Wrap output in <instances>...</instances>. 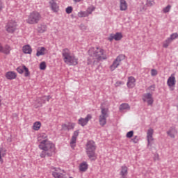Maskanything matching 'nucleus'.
Wrapping results in <instances>:
<instances>
[{
  "label": "nucleus",
  "mask_w": 178,
  "mask_h": 178,
  "mask_svg": "<svg viewBox=\"0 0 178 178\" xmlns=\"http://www.w3.org/2000/svg\"><path fill=\"white\" fill-rule=\"evenodd\" d=\"M156 74H158V71H156V70L155 69H152L151 70V76H156Z\"/></svg>",
  "instance_id": "nucleus-46"
},
{
  "label": "nucleus",
  "mask_w": 178,
  "mask_h": 178,
  "mask_svg": "<svg viewBox=\"0 0 178 178\" xmlns=\"http://www.w3.org/2000/svg\"><path fill=\"white\" fill-rule=\"evenodd\" d=\"M49 5L52 12H54V13L59 12V6L56 3V0H49Z\"/></svg>",
  "instance_id": "nucleus-15"
},
{
  "label": "nucleus",
  "mask_w": 178,
  "mask_h": 178,
  "mask_svg": "<svg viewBox=\"0 0 178 178\" xmlns=\"http://www.w3.org/2000/svg\"><path fill=\"white\" fill-rule=\"evenodd\" d=\"M32 127H33V130H35V131H38V130H40V129H41V122L37 121V122H34Z\"/></svg>",
  "instance_id": "nucleus-30"
},
{
  "label": "nucleus",
  "mask_w": 178,
  "mask_h": 178,
  "mask_svg": "<svg viewBox=\"0 0 178 178\" xmlns=\"http://www.w3.org/2000/svg\"><path fill=\"white\" fill-rule=\"evenodd\" d=\"M129 173V168L126 165H122L120 168V176H127Z\"/></svg>",
  "instance_id": "nucleus-25"
},
{
  "label": "nucleus",
  "mask_w": 178,
  "mask_h": 178,
  "mask_svg": "<svg viewBox=\"0 0 178 178\" xmlns=\"http://www.w3.org/2000/svg\"><path fill=\"white\" fill-rule=\"evenodd\" d=\"M17 77V74L14 71H9L6 73V78L7 80H15Z\"/></svg>",
  "instance_id": "nucleus-21"
},
{
  "label": "nucleus",
  "mask_w": 178,
  "mask_h": 178,
  "mask_svg": "<svg viewBox=\"0 0 178 178\" xmlns=\"http://www.w3.org/2000/svg\"><path fill=\"white\" fill-rule=\"evenodd\" d=\"M172 42L169 38H168L163 43V48H168L169 47V44Z\"/></svg>",
  "instance_id": "nucleus-37"
},
{
  "label": "nucleus",
  "mask_w": 178,
  "mask_h": 178,
  "mask_svg": "<svg viewBox=\"0 0 178 178\" xmlns=\"http://www.w3.org/2000/svg\"><path fill=\"white\" fill-rule=\"evenodd\" d=\"M122 38H123V35H122V33L118 32L115 34H111L107 40L111 42L113 41V40H115V41H120Z\"/></svg>",
  "instance_id": "nucleus-16"
},
{
  "label": "nucleus",
  "mask_w": 178,
  "mask_h": 178,
  "mask_svg": "<svg viewBox=\"0 0 178 178\" xmlns=\"http://www.w3.org/2000/svg\"><path fill=\"white\" fill-rule=\"evenodd\" d=\"M147 91H155V85H152L147 88Z\"/></svg>",
  "instance_id": "nucleus-45"
},
{
  "label": "nucleus",
  "mask_w": 178,
  "mask_h": 178,
  "mask_svg": "<svg viewBox=\"0 0 178 178\" xmlns=\"http://www.w3.org/2000/svg\"><path fill=\"white\" fill-rule=\"evenodd\" d=\"M45 54H47V49L44 47H41L37 49L36 56H41L45 55Z\"/></svg>",
  "instance_id": "nucleus-26"
},
{
  "label": "nucleus",
  "mask_w": 178,
  "mask_h": 178,
  "mask_svg": "<svg viewBox=\"0 0 178 178\" xmlns=\"http://www.w3.org/2000/svg\"><path fill=\"white\" fill-rule=\"evenodd\" d=\"M96 149L97 145H95V142L89 140L86 144V154L90 161H95L97 159Z\"/></svg>",
  "instance_id": "nucleus-3"
},
{
  "label": "nucleus",
  "mask_w": 178,
  "mask_h": 178,
  "mask_svg": "<svg viewBox=\"0 0 178 178\" xmlns=\"http://www.w3.org/2000/svg\"><path fill=\"white\" fill-rule=\"evenodd\" d=\"M52 154H54V152L43 150L40 154V158H45V156H52Z\"/></svg>",
  "instance_id": "nucleus-31"
},
{
  "label": "nucleus",
  "mask_w": 178,
  "mask_h": 178,
  "mask_svg": "<svg viewBox=\"0 0 178 178\" xmlns=\"http://www.w3.org/2000/svg\"><path fill=\"white\" fill-rule=\"evenodd\" d=\"M167 85L170 91H173L175 90V87H176V77L175 76V74H172L168 79Z\"/></svg>",
  "instance_id": "nucleus-9"
},
{
  "label": "nucleus",
  "mask_w": 178,
  "mask_h": 178,
  "mask_svg": "<svg viewBox=\"0 0 178 178\" xmlns=\"http://www.w3.org/2000/svg\"><path fill=\"white\" fill-rule=\"evenodd\" d=\"M6 156V149L0 147V163H3V159Z\"/></svg>",
  "instance_id": "nucleus-27"
},
{
  "label": "nucleus",
  "mask_w": 178,
  "mask_h": 178,
  "mask_svg": "<svg viewBox=\"0 0 178 178\" xmlns=\"http://www.w3.org/2000/svg\"><path fill=\"white\" fill-rule=\"evenodd\" d=\"M5 30L9 34H13L17 30V22L15 19L9 20L6 24Z\"/></svg>",
  "instance_id": "nucleus-7"
},
{
  "label": "nucleus",
  "mask_w": 178,
  "mask_h": 178,
  "mask_svg": "<svg viewBox=\"0 0 178 178\" xmlns=\"http://www.w3.org/2000/svg\"><path fill=\"white\" fill-rule=\"evenodd\" d=\"M166 133L170 138H176V136H177V129H176V127H170Z\"/></svg>",
  "instance_id": "nucleus-17"
},
{
  "label": "nucleus",
  "mask_w": 178,
  "mask_h": 178,
  "mask_svg": "<svg viewBox=\"0 0 178 178\" xmlns=\"http://www.w3.org/2000/svg\"><path fill=\"white\" fill-rule=\"evenodd\" d=\"M120 111H130V106L127 103L122 104L120 106Z\"/></svg>",
  "instance_id": "nucleus-33"
},
{
  "label": "nucleus",
  "mask_w": 178,
  "mask_h": 178,
  "mask_svg": "<svg viewBox=\"0 0 178 178\" xmlns=\"http://www.w3.org/2000/svg\"><path fill=\"white\" fill-rule=\"evenodd\" d=\"M79 134H80L79 130H76V131H74L72 137L71 138L70 147L73 149H74V147H76V143L77 141V137H79Z\"/></svg>",
  "instance_id": "nucleus-13"
},
{
  "label": "nucleus",
  "mask_w": 178,
  "mask_h": 178,
  "mask_svg": "<svg viewBox=\"0 0 178 178\" xmlns=\"http://www.w3.org/2000/svg\"><path fill=\"white\" fill-rule=\"evenodd\" d=\"M127 86L129 88H134L136 87V78L134 76H129Z\"/></svg>",
  "instance_id": "nucleus-19"
},
{
  "label": "nucleus",
  "mask_w": 178,
  "mask_h": 178,
  "mask_svg": "<svg viewBox=\"0 0 178 178\" xmlns=\"http://www.w3.org/2000/svg\"><path fill=\"white\" fill-rule=\"evenodd\" d=\"M123 56H118L115 60L113 62L112 65L109 67L111 72H113L115 70L118 69L120 65Z\"/></svg>",
  "instance_id": "nucleus-10"
},
{
  "label": "nucleus",
  "mask_w": 178,
  "mask_h": 178,
  "mask_svg": "<svg viewBox=\"0 0 178 178\" xmlns=\"http://www.w3.org/2000/svg\"><path fill=\"white\" fill-rule=\"evenodd\" d=\"M41 20V14L37 11L31 12L26 19L28 24H37Z\"/></svg>",
  "instance_id": "nucleus-5"
},
{
  "label": "nucleus",
  "mask_w": 178,
  "mask_h": 178,
  "mask_svg": "<svg viewBox=\"0 0 178 178\" xmlns=\"http://www.w3.org/2000/svg\"><path fill=\"white\" fill-rule=\"evenodd\" d=\"M52 176L54 178H67L66 173L65 170L59 168H51Z\"/></svg>",
  "instance_id": "nucleus-8"
},
{
  "label": "nucleus",
  "mask_w": 178,
  "mask_h": 178,
  "mask_svg": "<svg viewBox=\"0 0 178 178\" xmlns=\"http://www.w3.org/2000/svg\"><path fill=\"white\" fill-rule=\"evenodd\" d=\"M40 149L42 151H47V152H55V145L49 140H44L40 143L38 145Z\"/></svg>",
  "instance_id": "nucleus-6"
},
{
  "label": "nucleus",
  "mask_w": 178,
  "mask_h": 178,
  "mask_svg": "<svg viewBox=\"0 0 178 178\" xmlns=\"http://www.w3.org/2000/svg\"><path fill=\"white\" fill-rule=\"evenodd\" d=\"M11 51H12V47H10V46L7 44V45H5L4 47L2 46L1 53L4 54V55H9Z\"/></svg>",
  "instance_id": "nucleus-22"
},
{
  "label": "nucleus",
  "mask_w": 178,
  "mask_h": 178,
  "mask_svg": "<svg viewBox=\"0 0 178 178\" xmlns=\"http://www.w3.org/2000/svg\"><path fill=\"white\" fill-rule=\"evenodd\" d=\"M1 98V97L0 96V105H1V102H2V99Z\"/></svg>",
  "instance_id": "nucleus-54"
},
{
  "label": "nucleus",
  "mask_w": 178,
  "mask_h": 178,
  "mask_svg": "<svg viewBox=\"0 0 178 178\" xmlns=\"http://www.w3.org/2000/svg\"><path fill=\"white\" fill-rule=\"evenodd\" d=\"M76 126V123L74 122H66L62 124L61 125V130L64 131H69L70 130H73Z\"/></svg>",
  "instance_id": "nucleus-14"
},
{
  "label": "nucleus",
  "mask_w": 178,
  "mask_h": 178,
  "mask_svg": "<svg viewBox=\"0 0 178 178\" xmlns=\"http://www.w3.org/2000/svg\"><path fill=\"white\" fill-rule=\"evenodd\" d=\"M131 141L134 143V144H137L138 143V137L137 136H134L132 139Z\"/></svg>",
  "instance_id": "nucleus-47"
},
{
  "label": "nucleus",
  "mask_w": 178,
  "mask_h": 178,
  "mask_svg": "<svg viewBox=\"0 0 178 178\" xmlns=\"http://www.w3.org/2000/svg\"><path fill=\"white\" fill-rule=\"evenodd\" d=\"M17 72L19 73V74H23V73H24V65L22 67H18L17 68Z\"/></svg>",
  "instance_id": "nucleus-39"
},
{
  "label": "nucleus",
  "mask_w": 178,
  "mask_h": 178,
  "mask_svg": "<svg viewBox=\"0 0 178 178\" xmlns=\"http://www.w3.org/2000/svg\"><path fill=\"white\" fill-rule=\"evenodd\" d=\"M109 116V108L105 107V104L101 106V114L99 116V123L100 126H105L106 124V118Z\"/></svg>",
  "instance_id": "nucleus-4"
},
{
  "label": "nucleus",
  "mask_w": 178,
  "mask_h": 178,
  "mask_svg": "<svg viewBox=\"0 0 178 178\" xmlns=\"http://www.w3.org/2000/svg\"><path fill=\"white\" fill-rule=\"evenodd\" d=\"M171 8H172V6L170 5L167 6L165 8L163 9V13H168V12H170Z\"/></svg>",
  "instance_id": "nucleus-41"
},
{
  "label": "nucleus",
  "mask_w": 178,
  "mask_h": 178,
  "mask_svg": "<svg viewBox=\"0 0 178 178\" xmlns=\"http://www.w3.org/2000/svg\"><path fill=\"white\" fill-rule=\"evenodd\" d=\"M95 10V7L94 6H90L86 10V13L88 14V16H90L92 12Z\"/></svg>",
  "instance_id": "nucleus-36"
},
{
  "label": "nucleus",
  "mask_w": 178,
  "mask_h": 178,
  "mask_svg": "<svg viewBox=\"0 0 178 178\" xmlns=\"http://www.w3.org/2000/svg\"><path fill=\"white\" fill-rule=\"evenodd\" d=\"M92 119V115L91 114H88L85 118H81L78 120V124L84 127L88 124V122Z\"/></svg>",
  "instance_id": "nucleus-11"
},
{
  "label": "nucleus",
  "mask_w": 178,
  "mask_h": 178,
  "mask_svg": "<svg viewBox=\"0 0 178 178\" xmlns=\"http://www.w3.org/2000/svg\"><path fill=\"white\" fill-rule=\"evenodd\" d=\"M129 8V5L127 4V1L126 0H120V10L122 12L127 10Z\"/></svg>",
  "instance_id": "nucleus-20"
},
{
  "label": "nucleus",
  "mask_w": 178,
  "mask_h": 178,
  "mask_svg": "<svg viewBox=\"0 0 178 178\" xmlns=\"http://www.w3.org/2000/svg\"><path fill=\"white\" fill-rule=\"evenodd\" d=\"M48 136L46 134L42 133L39 135V143H42L43 141H48Z\"/></svg>",
  "instance_id": "nucleus-28"
},
{
  "label": "nucleus",
  "mask_w": 178,
  "mask_h": 178,
  "mask_svg": "<svg viewBox=\"0 0 178 178\" xmlns=\"http://www.w3.org/2000/svg\"><path fill=\"white\" fill-rule=\"evenodd\" d=\"M42 104H45V102L42 99L38 98L35 102V108H40V106H42Z\"/></svg>",
  "instance_id": "nucleus-32"
},
{
  "label": "nucleus",
  "mask_w": 178,
  "mask_h": 178,
  "mask_svg": "<svg viewBox=\"0 0 178 178\" xmlns=\"http://www.w3.org/2000/svg\"><path fill=\"white\" fill-rule=\"evenodd\" d=\"M22 52L29 55H31L33 52V49L30 44H26L22 47Z\"/></svg>",
  "instance_id": "nucleus-23"
},
{
  "label": "nucleus",
  "mask_w": 178,
  "mask_h": 178,
  "mask_svg": "<svg viewBox=\"0 0 178 178\" xmlns=\"http://www.w3.org/2000/svg\"><path fill=\"white\" fill-rule=\"evenodd\" d=\"M88 169V163H87V161H83L79 164L80 172H87Z\"/></svg>",
  "instance_id": "nucleus-24"
},
{
  "label": "nucleus",
  "mask_w": 178,
  "mask_h": 178,
  "mask_svg": "<svg viewBox=\"0 0 178 178\" xmlns=\"http://www.w3.org/2000/svg\"><path fill=\"white\" fill-rule=\"evenodd\" d=\"M47 101H49V96L47 97Z\"/></svg>",
  "instance_id": "nucleus-55"
},
{
  "label": "nucleus",
  "mask_w": 178,
  "mask_h": 178,
  "mask_svg": "<svg viewBox=\"0 0 178 178\" xmlns=\"http://www.w3.org/2000/svg\"><path fill=\"white\" fill-rule=\"evenodd\" d=\"M88 65H95L96 62L106 60L108 56L102 47H90L88 51Z\"/></svg>",
  "instance_id": "nucleus-1"
},
{
  "label": "nucleus",
  "mask_w": 178,
  "mask_h": 178,
  "mask_svg": "<svg viewBox=\"0 0 178 178\" xmlns=\"http://www.w3.org/2000/svg\"><path fill=\"white\" fill-rule=\"evenodd\" d=\"M1 51H2V44L0 43V54H1Z\"/></svg>",
  "instance_id": "nucleus-53"
},
{
  "label": "nucleus",
  "mask_w": 178,
  "mask_h": 178,
  "mask_svg": "<svg viewBox=\"0 0 178 178\" xmlns=\"http://www.w3.org/2000/svg\"><path fill=\"white\" fill-rule=\"evenodd\" d=\"M155 161H159V156L157 155L156 158L154 159Z\"/></svg>",
  "instance_id": "nucleus-50"
},
{
  "label": "nucleus",
  "mask_w": 178,
  "mask_h": 178,
  "mask_svg": "<svg viewBox=\"0 0 178 178\" xmlns=\"http://www.w3.org/2000/svg\"><path fill=\"white\" fill-rule=\"evenodd\" d=\"M3 9V2L2 0H0V12Z\"/></svg>",
  "instance_id": "nucleus-49"
},
{
  "label": "nucleus",
  "mask_w": 178,
  "mask_h": 178,
  "mask_svg": "<svg viewBox=\"0 0 178 178\" xmlns=\"http://www.w3.org/2000/svg\"><path fill=\"white\" fill-rule=\"evenodd\" d=\"M154 129H149L147 131V146L152 145V141H154Z\"/></svg>",
  "instance_id": "nucleus-18"
},
{
  "label": "nucleus",
  "mask_w": 178,
  "mask_h": 178,
  "mask_svg": "<svg viewBox=\"0 0 178 178\" xmlns=\"http://www.w3.org/2000/svg\"><path fill=\"white\" fill-rule=\"evenodd\" d=\"M24 72H25L24 73L25 77H29V76H30V71H29V68H27L26 65H24Z\"/></svg>",
  "instance_id": "nucleus-40"
},
{
  "label": "nucleus",
  "mask_w": 178,
  "mask_h": 178,
  "mask_svg": "<svg viewBox=\"0 0 178 178\" xmlns=\"http://www.w3.org/2000/svg\"><path fill=\"white\" fill-rule=\"evenodd\" d=\"M40 70H45L47 69V63L45 61H43L40 64Z\"/></svg>",
  "instance_id": "nucleus-38"
},
{
  "label": "nucleus",
  "mask_w": 178,
  "mask_h": 178,
  "mask_svg": "<svg viewBox=\"0 0 178 178\" xmlns=\"http://www.w3.org/2000/svg\"><path fill=\"white\" fill-rule=\"evenodd\" d=\"M65 12L66 13H67V15H70V13L73 12V8L72 6L67 7L65 10Z\"/></svg>",
  "instance_id": "nucleus-43"
},
{
  "label": "nucleus",
  "mask_w": 178,
  "mask_h": 178,
  "mask_svg": "<svg viewBox=\"0 0 178 178\" xmlns=\"http://www.w3.org/2000/svg\"><path fill=\"white\" fill-rule=\"evenodd\" d=\"M120 178H127V175H120Z\"/></svg>",
  "instance_id": "nucleus-51"
},
{
  "label": "nucleus",
  "mask_w": 178,
  "mask_h": 178,
  "mask_svg": "<svg viewBox=\"0 0 178 178\" xmlns=\"http://www.w3.org/2000/svg\"><path fill=\"white\" fill-rule=\"evenodd\" d=\"M122 84H123V82L122 81H117L115 84V87H120V86H122Z\"/></svg>",
  "instance_id": "nucleus-48"
},
{
  "label": "nucleus",
  "mask_w": 178,
  "mask_h": 178,
  "mask_svg": "<svg viewBox=\"0 0 178 178\" xmlns=\"http://www.w3.org/2000/svg\"><path fill=\"white\" fill-rule=\"evenodd\" d=\"M63 60L68 66H76L79 64V58L75 55L72 54L69 49H64L62 51Z\"/></svg>",
  "instance_id": "nucleus-2"
},
{
  "label": "nucleus",
  "mask_w": 178,
  "mask_h": 178,
  "mask_svg": "<svg viewBox=\"0 0 178 178\" xmlns=\"http://www.w3.org/2000/svg\"><path fill=\"white\" fill-rule=\"evenodd\" d=\"M143 101L147 102V105H152L154 104V97H152V93H145L143 95Z\"/></svg>",
  "instance_id": "nucleus-12"
},
{
  "label": "nucleus",
  "mask_w": 178,
  "mask_h": 178,
  "mask_svg": "<svg viewBox=\"0 0 178 178\" xmlns=\"http://www.w3.org/2000/svg\"><path fill=\"white\" fill-rule=\"evenodd\" d=\"M77 16L78 17H88V14L86 11H79Z\"/></svg>",
  "instance_id": "nucleus-34"
},
{
  "label": "nucleus",
  "mask_w": 178,
  "mask_h": 178,
  "mask_svg": "<svg viewBox=\"0 0 178 178\" xmlns=\"http://www.w3.org/2000/svg\"><path fill=\"white\" fill-rule=\"evenodd\" d=\"M38 33H42L47 31V25L45 24H40L38 26Z\"/></svg>",
  "instance_id": "nucleus-29"
},
{
  "label": "nucleus",
  "mask_w": 178,
  "mask_h": 178,
  "mask_svg": "<svg viewBox=\"0 0 178 178\" xmlns=\"http://www.w3.org/2000/svg\"><path fill=\"white\" fill-rule=\"evenodd\" d=\"M176 38H178V33H174L170 35V36L168 38L169 40L172 42V41L176 40Z\"/></svg>",
  "instance_id": "nucleus-35"
},
{
  "label": "nucleus",
  "mask_w": 178,
  "mask_h": 178,
  "mask_svg": "<svg viewBox=\"0 0 178 178\" xmlns=\"http://www.w3.org/2000/svg\"><path fill=\"white\" fill-rule=\"evenodd\" d=\"M134 135V131H130L127 134L126 137L127 138H131V137H133Z\"/></svg>",
  "instance_id": "nucleus-42"
},
{
  "label": "nucleus",
  "mask_w": 178,
  "mask_h": 178,
  "mask_svg": "<svg viewBox=\"0 0 178 178\" xmlns=\"http://www.w3.org/2000/svg\"><path fill=\"white\" fill-rule=\"evenodd\" d=\"M154 6V1L152 0H147L146 1V6L151 7Z\"/></svg>",
  "instance_id": "nucleus-44"
},
{
  "label": "nucleus",
  "mask_w": 178,
  "mask_h": 178,
  "mask_svg": "<svg viewBox=\"0 0 178 178\" xmlns=\"http://www.w3.org/2000/svg\"><path fill=\"white\" fill-rule=\"evenodd\" d=\"M73 1H74V2L77 3V2H81V1H83V0H73Z\"/></svg>",
  "instance_id": "nucleus-52"
}]
</instances>
